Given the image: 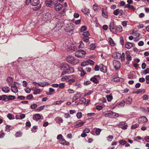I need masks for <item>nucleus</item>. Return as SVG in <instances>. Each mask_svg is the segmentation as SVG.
<instances>
[{
  "mask_svg": "<svg viewBox=\"0 0 149 149\" xmlns=\"http://www.w3.org/2000/svg\"><path fill=\"white\" fill-rule=\"evenodd\" d=\"M82 35L84 37H87L89 36L90 33L88 31H87L84 32L83 33Z\"/></svg>",
  "mask_w": 149,
  "mask_h": 149,
  "instance_id": "ea45409f",
  "label": "nucleus"
},
{
  "mask_svg": "<svg viewBox=\"0 0 149 149\" xmlns=\"http://www.w3.org/2000/svg\"><path fill=\"white\" fill-rule=\"evenodd\" d=\"M110 44L112 46H113L115 45V44L113 40L111 38H110V40L109 41Z\"/></svg>",
  "mask_w": 149,
  "mask_h": 149,
  "instance_id": "4c0bfd02",
  "label": "nucleus"
},
{
  "mask_svg": "<svg viewBox=\"0 0 149 149\" xmlns=\"http://www.w3.org/2000/svg\"><path fill=\"white\" fill-rule=\"evenodd\" d=\"M148 120L147 118L145 116H142L139 118V122L141 123H143L146 122Z\"/></svg>",
  "mask_w": 149,
  "mask_h": 149,
  "instance_id": "f8f14e48",
  "label": "nucleus"
},
{
  "mask_svg": "<svg viewBox=\"0 0 149 149\" xmlns=\"http://www.w3.org/2000/svg\"><path fill=\"white\" fill-rule=\"evenodd\" d=\"M56 2H54L52 1V0H46L45 3L47 7H49L50 8H52L54 6L55 4L57 3V1Z\"/></svg>",
  "mask_w": 149,
  "mask_h": 149,
  "instance_id": "423d86ee",
  "label": "nucleus"
},
{
  "mask_svg": "<svg viewBox=\"0 0 149 149\" xmlns=\"http://www.w3.org/2000/svg\"><path fill=\"white\" fill-rule=\"evenodd\" d=\"M120 63L118 61L114 60L113 61V65L116 70H118L120 67Z\"/></svg>",
  "mask_w": 149,
  "mask_h": 149,
  "instance_id": "1a4fd4ad",
  "label": "nucleus"
},
{
  "mask_svg": "<svg viewBox=\"0 0 149 149\" xmlns=\"http://www.w3.org/2000/svg\"><path fill=\"white\" fill-rule=\"evenodd\" d=\"M104 116L105 117L111 118H115L119 116L118 113L112 112V111H109L105 114Z\"/></svg>",
  "mask_w": 149,
  "mask_h": 149,
  "instance_id": "7ed1b4c3",
  "label": "nucleus"
},
{
  "mask_svg": "<svg viewBox=\"0 0 149 149\" xmlns=\"http://www.w3.org/2000/svg\"><path fill=\"white\" fill-rule=\"evenodd\" d=\"M74 70L73 68L72 67H70V65L69 66V68H68L66 71L65 72H62L61 73V75H64L66 74H70L74 72Z\"/></svg>",
  "mask_w": 149,
  "mask_h": 149,
  "instance_id": "0eeeda50",
  "label": "nucleus"
},
{
  "mask_svg": "<svg viewBox=\"0 0 149 149\" xmlns=\"http://www.w3.org/2000/svg\"><path fill=\"white\" fill-rule=\"evenodd\" d=\"M7 99V96L6 95H3L1 96V100L3 101Z\"/></svg>",
  "mask_w": 149,
  "mask_h": 149,
  "instance_id": "4d7b16f0",
  "label": "nucleus"
},
{
  "mask_svg": "<svg viewBox=\"0 0 149 149\" xmlns=\"http://www.w3.org/2000/svg\"><path fill=\"white\" fill-rule=\"evenodd\" d=\"M11 90L14 93H16L18 91V89L17 87L11 86Z\"/></svg>",
  "mask_w": 149,
  "mask_h": 149,
  "instance_id": "2f4dec72",
  "label": "nucleus"
},
{
  "mask_svg": "<svg viewBox=\"0 0 149 149\" xmlns=\"http://www.w3.org/2000/svg\"><path fill=\"white\" fill-rule=\"evenodd\" d=\"M113 57L116 59H119L120 58L121 56L120 53L117 52L113 55Z\"/></svg>",
  "mask_w": 149,
  "mask_h": 149,
  "instance_id": "4be33fe9",
  "label": "nucleus"
},
{
  "mask_svg": "<svg viewBox=\"0 0 149 149\" xmlns=\"http://www.w3.org/2000/svg\"><path fill=\"white\" fill-rule=\"evenodd\" d=\"M26 99L28 100L32 99L33 98V95L31 94L29 95L26 97Z\"/></svg>",
  "mask_w": 149,
  "mask_h": 149,
  "instance_id": "5fc2aeb1",
  "label": "nucleus"
},
{
  "mask_svg": "<svg viewBox=\"0 0 149 149\" xmlns=\"http://www.w3.org/2000/svg\"><path fill=\"white\" fill-rule=\"evenodd\" d=\"M81 11L85 14L87 15H88L89 14V10L87 8H85L82 9Z\"/></svg>",
  "mask_w": 149,
  "mask_h": 149,
  "instance_id": "7c9ffc66",
  "label": "nucleus"
},
{
  "mask_svg": "<svg viewBox=\"0 0 149 149\" xmlns=\"http://www.w3.org/2000/svg\"><path fill=\"white\" fill-rule=\"evenodd\" d=\"M41 117V116L39 114H36L33 117V119L34 120H38L40 119Z\"/></svg>",
  "mask_w": 149,
  "mask_h": 149,
  "instance_id": "cd10ccee",
  "label": "nucleus"
},
{
  "mask_svg": "<svg viewBox=\"0 0 149 149\" xmlns=\"http://www.w3.org/2000/svg\"><path fill=\"white\" fill-rule=\"evenodd\" d=\"M73 24L71 23L65 24L64 26L65 28V31L70 33H72L73 31Z\"/></svg>",
  "mask_w": 149,
  "mask_h": 149,
  "instance_id": "f03ea898",
  "label": "nucleus"
},
{
  "mask_svg": "<svg viewBox=\"0 0 149 149\" xmlns=\"http://www.w3.org/2000/svg\"><path fill=\"white\" fill-rule=\"evenodd\" d=\"M40 89H36L34 90L33 94L35 95H37V94H40Z\"/></svg>",
  "mask_w": 149,
  "mask_h": 149,
  "instance_id": "f704fd0d",
  "label": "nucleus"
},
{
  "mask_svg": "<svg viewBox=\"0 0 149 149\" xmlns=\"http://www.w3.org/2000/svg\"><path fill=\"white\" fill-rule=\"evenodd\" d=\"M125 103L127 104H130L132 102V98L131 97H129L128 98L125 100Z\"/></svg>",
  "mask_w": 149,
  "mask_h": 149,
  "instance_id": "bb28decb",
  "label": "nucleus"
},
{
  "mask_svg": "<svg viewBox=\"0 0 149 149\" xmlns=\"http://www.w3.org/2000/svg\"><path fill=\"white\" fill-rule=\"evenodd\" d=\"M93 91L92 90L89 91L88 92H87L84 94V96L86 97L87 95H90L93 93Z\"/></svg>",
  "mask_w": 149,
  "mask_h": 149,
  "instance_id": "603ef678",
  "label": "nucleus"
},
{
  "mask_svg": "<svg viewBox=\"0 0 149 149\" xmlns=\"http://www.w3.org/2000/svg\"><path fill=\"white\" fill-rule=\"evenodd\" d=\"M63 7L62 5L60 3L58 4L55 7V9L56 11H59L61 10Z\"/></svg>",
  "mask_w": 149,
  "mask_h": 149,
  "instance_id": "aec40b11",
  "label": "nucleus"
},
{
  "mask_svg": "<svg viewBox=\"0 0 149 149\" xmlns=\"http://www.w3.org/2000/svg\"><path fill=\"white\" fill-rule=\"evenodd\" d=\"M66 60L69 63L76 65L79 63V59L71 56H68L66 58Z\"/></svg>",
  "mask_w": 149,
  "mask_h": 149,
  "instance_id": "f257e3e1",
  "label": "nucleus"
},
{
  "mask_svg": "<svg viewBox=\"0 0 149 149\" xmlns=\"http://www.w3.org/2000/svg\"><path fill=\"white\" fill-rule=\"evenodd\" d=\"M143 73L144 75L149 73V68H147L146 70H144Z\"/></svg>",
  "mask_w": 149,
  "mask_h": 149,
  "instance_id": "09e8293b",
  "label": "nucleus"
},
{
  "mask_svg": "<svg viewBox=\"0 0 149 149\" xmlns=\"http://www.w3.org/2000/svg\"><path fill=\"white\" fill-rule=\"evenodd\" d=\"M56 120L59 121V122L62 123L63 122V119L59 117H56Z\"/></svg>",
  "mask_w": 149,
  "mask_h": 149,
  "instance_id": "69168bd1",
  "label": "nucleus"
},
{
  "mask_svg": "<svg viewBox=\"0 0 149 149\" xmlns=\"http://www.w3.org/2000/svg\"><path fill=\"white\" fill-rule=\"evenodd\" d=\"M125 104V102L124 101H122L120 102L117 104V106L119 108L123 107Z\"/></svg>",
  "mask_w": 149,
  "mask_h": 149,
  "instance_id": "5701e85b",
  "label": "nucleus"
},
{
  "mask_svg": "<svg viewBox=\"0 0 149 149\" xmlns=\"http://www.w3.org/2000/svg\"><path fill=\"white\" fill-rule=\"evenodd\" d=\"M58 87L60 89H63L65 87L64 84L63 83H60L58 84Z\"/></svg>",
  "mask_w": 149,
  "mask_h": 149,
  "instance_id": "c03bdc74",
  "label": "nucleus"
},
{
  "mask_svg": "<svg viewBox=\"0 0 149 149\" xmlns=\"http://www.w3.org/2000/svg\"><path fill=\"white\" fill-rule=\"evenodd\" d=\"M126 54L127 55L126 58L127 59V60L129 61H131V60H132L131 57L130 55L129 52H126Z\"/></svg>",
  "mask_w": 149,
  "mask_h": 149,
  "instance_id": "c756f323",
  "label": "nucleus"
},
{
  "mask_svg": "<svg viewBox=\"0 0 149 149\" xmlns=\"http://www.w3.org/2000/svg\"><path fill=\"white\" fill-rule=\"evenodd\" d=\"M75 81V79H70L68 81V84H71L72 83L74 82Z\"/></svg>",
  "mask_w": 149,
  "mask_h": 149,
  "instance_id": "bf43d9fd",
  "label": "nucleus"
},
{
  "mask_svg": "<svg viewBox=\"0 0 149 149\" xmlns=\"http://www.w3.org/2000/svg\"><path fill=\"white\" fill-rule=\"evenodd\" d=\"M123 11L122 10H119V9H117L113 11V14L116 15H119L121 16L122 15Z\"/></svg>",
  "mask_w": 149,
  "mask_h": 149,
  "instance_id": "9b49d317",
  "label": "nucleus"
},
{
  "mask_svg": "<svg viewBox=\"0 0 149 149\" xmlns=\"http://www.w3.org/2000/svg\"><path fill=\"white\" fill-rule=\"evenodd\" d=\"M101 131V130L100 129H97L95 131L96 134L98 135L100 134Z\"/></svg>",
  "mask_w": 149,
  "mask_h": 149,
  "instance_id": "0e129e2a",
  "label": "nucleus"
},
{
  "mask_svg": "<svg viewBox=\"0 0 149 149\" xmlns=\"http://www.w3.org/2000/svg\"><path fill=\"white\" fill-rule=\"evenodd\" d=\"M114 23L113 22H111L109 25V28L110 31L113 33L116 34V26H114Z\"/></svg>",
  "mask_w": 149,
  "mask_h": 149,
  "instance_id": "6e6552de",
  "label": "nucleus"
},
{
  "mask_svg": "<svg viewBox=\"0 0 149 149\" xmlns=\"http://www.w3.org/2000/svg\"><path fill=\"white\" fill-rule=\"evenodd\" d=\"M22 135V133L20 132H17L16 133V137H19L21 136Z\"/></svg>",
  "mask_w": 149,
  "mask_h": 149,
  "instance_id": "e2e57ef3",
  "label": "nucleus"
},
{
  "mask_svg": "<svg viewBox=\"0 0 149 149\" xmlns=\"http://www.w3.org/2000/svg\"><path fill=\"white\" fill-rule=\"evenodd\" d=\"M138 126L139 125L137 124H134L132 126L131 128L132 129H134L137 128Z\"/></svg>",
  "mask_w": 149,
  "mask_h": 149,
  "instance_id": "338daca9",
  "label": "nucleus"
},
{
  "mask_svg": "<svg viewBox=\"0 0 149 149\" xmlns=\"http://www.w3.org/2000/svg\"><path fill=\"white\" fill-rule=\"evenodd\" d=\"M70 65L66 63H62L60 66V69L62 70H63V72H65L69 68V66Z\"/></svg>",
  "mask_w": 149,
  "mask_h": 149,
  "instance_id": "9d476101",
  "label": "nucleus"
},
{
  "mask_svg": "<svg viewBox=\"0 0 149 149\" xmlns=\"http://www.w3.org/2000/svg\"><path fill=\"white\" fill-rule=\"evenodd\" d=\"M118 142L120 144L122 145H124L125 144H126L127 143V142L126 141H124L123 140H120Z\"/></svg>",
  "mask_w": 149,
  "mask_h": 149,
  "instance_id": "a18cd8bd",
  "label": "nucleus"
},
{
  "mask_svg": "<svg viewBox=\"0 0 149 149\" xmlns=\"http://www.w3.org/2000/svg\"><path fill=\"white\" fill-rule=\"evenodd\" d=\"M45 105L41 106L40 107H38L35 110L36 112L40 111L43 109L44 108Z\"/></svg>",
  "mask_w": 149,
  "mask_h": 149,
  "instance_id": "c9c22d12",
  "label": "nucleus"
},
{
  "mask_svg": "<svg viewBox=\"0 0 149 149\" xmlns=\"http://www.w3.org/2000/svg\"><path fill=\"white\" fill-rule=\"evenodd\" d=\"M118 31L121 32L122 31V27L120 25H118L116 26V29Z\"/></svg>",
  "mask_w": 149,
  "mask_h": 149,
  "instance_id": "72a5a7b5",
  "label": "nucleus"
},
{
  "mask_svg": "<svg viewBox=\"0 0 149 149\" xmlns=\"http://www.w3.org/2000/svg\"><path fill=\"white\" fill-rule=\"evenodd\" d=\"M132 47V45L131 43L127 42L125 44V47L127 49H130Z\"/></svg>",
  "mask_w": 149,
  "mask_h": 149,
  "instance_id": "c85d7f7f",
  "label": "nucleus"
},
{
  "mask_svg": "<svg viewBox=\"0 0 149 149\" xmlns=\"http://www.w3.org/2000/svg\"><path fill=\"white\" fill-rule=\"evenodd\" d=\"M42 87H44L46 85L48 86L50 84L48 82H41Z\"/></svg>",
  "mask_w": 149,
  "mask_h": 149,
  "instance_id": "79ce46f5",
  "label": "nucleus"
},
{
  "mask_svg": "<svg viewBox=\"0 0 149 149\" xmlns=\"http://www.w3.org/2000/svg\"><path fill=\"white\" fill-rule=\"evenodd\" d=\"M88 63V64H90L91 65H93L94 64V62L91 59H88L87 61Z\"/></svg>",
  "mask_w": 149,
  "mask_h": 149,
  "instance_id": "de8ad7c7",
  "label": "nucleus"
},
{
  "mask_svg": "<svg viewBox=\"0 0 149 149\" xmlns=\"http://www.w3.org/2000/svg\"><path fill=\"white\" fill-rule=\"evenodd\" d=\"M59 142L63 145H68L69 143V142L66 141L63 138L59 140Z\"/></svg>",
  "mask_w": 149,
  "mask_h": 149,
  "instance_id": "dca6fc26",
  "label": "nucleus"
},
{
  "mask_svg": "<svg viewBox=\"0 0 149 149\" xmlns=\"http://www.w3.org/2000/svg\"><path fill=\"white\" fill-rule=\"evenodd\" d=\"M113 138V136H109L107 137V140L109 142L111 141Z\"/></svg>",
  "mask_w": 149,
  "mask_h": 149,
  "instance_id": "49530a36",
  "label": "nucleus"
},
{
  "mask_svg": "<svg viewBox=\"0 0 149 149\" xmlns=\"http://www.w3.org/2000/svg\"><path fill=\"white\" fill-rule=\"evenodd\" d=\"M30 3L33 6H36L39 4L40 1L39 0H26V5H28Z\"/></svg>",
  "mask_w": 149,
  "mask_h": 149,
  "instance_id": "39448f33",
  "label": "nucleus"
},
{
  "mask_svg": "<svg viewBox=\"0 0 149 149\" xmlns=\"http://www.w3.org/2000/svg\"><path fill=\"white\" fill-rule=\"evenodd\" d=\"M6 81L9 84V85L11 86L12 85V83L13 81V78L11 77H7L6 80Z\"/></svg>",
  "mask_w": 149,
  "mask_h": 149,
  "instance_id": "2eb2a0df",
  "label": "nucleus"
},
{
  "mask_svg": "<svg viewBox=\"0 0 149 149\" xmlns=\"http://www.w3.org/2000/svg\"><path fill=\"white\" fill-rule=\"evenodd\" d=\"M101 71L105 73L107 72V68L106 67L103 65H102L100 68Z\"/></svg>",
  "mask_w": 149,
  "mask_h": 149,
  "instance_id": "a878e982",
  "label": "nucleus"
},
{
  "mask_svg": "<svg viewBox=\"0 0 149 149\" xmlns=\"http://www.w3.org/2000/svg\"><path fill=\"white\" fill-rule=\"evenodd\" d=\"M118 74L117 73H116L115 74V75L113 77V81H117V78H118Z\"/></svg>",
  "mask_w": 149,
  "mask_h": 149,
  "instance_id": "13d9d810",
  "label": "nucleus"
},
{
  "mask_svg": "<svg viewBox=\"0 0 149 149\" xmlns=\"http://www.w3.org/2000/svg\"><path fill=\"white\" fill-rule=\"evenodd\" d=\"M99 75H95L93 77L90 79V81H93L94 83H97L98 82V81L97 79V77H99Z\"/></svg>",
  "mask_w": 149,
  "mask_h": 149,
  "instance_id": "ddd939ff",
  "label": "nucleus"
},
{
  "mask_svg": "<svg viewBox=\"0 0 149 149\" xmlns=\"http://www.w3.org/2000/svg\"><path fill=\"white\" fill-rule=\"evenodd\" d=\"M63 26V23H58L56 26V28L58 30L60 29Z\"/></svg>",
  "mask_w": 149,
  "mask_h": 149,
  "instance_id": "393cba45",
  "label": "nucleus"
},
{
  "mask_svg": "<svg viewBox=\"0 0 149 149\" xmlns=\"http://www.w3.org/2000/svg\"><path fill=\"white\" fill-rule=\"evenodd\" d=\"M86 54V52L83 49L77 50L75 53V56L77 57H83Z\"/></svg>",
  "mask_w": 149,
  "mask_h": 149,
  "instance_id": "20e7f679",
  "label": "nucleus"
},
{
  "mask_svg": "<svg viewBox=\"0 0 149 149\" xmlns=\"http://www.w3.org/2000/svg\"><path fill=\"white\" fill-rule=\"evenodd\" d=\"M81 97V95L79 93H77L74 95L72 98V102H74L76 100L79 98Z\"/></svg>",
  "mask_w": 149,
  "mask_h": 149,
  "instance_id": "f3484780",
  "label": "nucleus"
},
{
  "mask_svg": "<svg viewBox=\"0 0 149 149\" xmlns=\"http://www.w3.org/2000/svg\"><path fill=\"white\" fill-rule=\"evenodd\" d=\"M84 47V44L81 41L80 42V45L79 46V48H82Z\"/></svg>",
  "mask_w": 149,
  "mask_h": 149,
  "instance_id": "6e6d98bb",
  "label": "nucleus"
},
{
  "mask_svg": "<svg viewBox=\"0 0 149 149\" xmlns=\"http://www.w3.org/2000/svg\"><path fill=\"white\" fill-rule=\"evenodd\" d=\"M25 117V115L24 114H21L20 115H17L15 116V119H22L24 118Z\"/></svg>",
  "mask_w": 149,
  "mask_h": 149,
  "instance_id": "a211bd4d",
  "label": "nucleus"
},
{
  "mask_svg": "<svg viewBox=\"0 0 149 149\" xmlns=\"http://www.w3.org/2000/svg\"><path fill=\"white\" fill-rule=\"evenodd\" d=\"M88 63L87 61L82 62L81 64V66L84 67L87 65H88Z\"/></svg>",
  "mask_w": 149,
  "mask_h": 149,
  "instance_id": "3c124183",
  "label": "nucleus"
},
{
  "mask_svg": "<svg viewBox=\"0 0 149 149\" xmlns=\"http://www.w3.org/2000/svg\"><path fill=\"white\" fill-rule=\"evenodd\" d=\"M87 30V27L85 26H82L80 29V31L81 32H84Z\"/></svg>",
  "mask_w": 149,
  "mask_h": 149,
  "instance_id": "58836bf2",
  "label": "nucleus"
},
{
  "mask_svg": "<svg viewBox=\"0 0 149 149\" xmlns=\"http://www.w3.org/2000/svg\"><path fill=\"white\" fill-rule=\"evenodd\" d=\"M90 49L92 50H93L95 49V46L94 44H91L90 45Z\"/></svg>",
  "mask_w": 149,
  "mask_h": 149,
  "instance_id": "8fccbe9b",
  "label": "nucleus"
},
{
  "mask_svg": "<svg viewBox=\"0 0 149 149\" xmlns=\"http://www.w3.org/2000/svg\"><path fill=\"white\" fill-rule=\"evenodd\" d=\"M76 116L78 119L80 118L82 116V114L81 112H79L77 113Z\"/></svg>",
  "mask_w": 149,
  "mask_h": 149,
  "instance_id": "a19ab883",
  "label": "nucleus"
},
{
  "mask_svg": "<svg viewBox=\"0 0 149 149\" xmlns=\"http://www.w3.org/2000/svg\"><path fill=\"white\" fill-rule=\"evenodd\" d=\"M86 102V99L84 97H82L80 99L79 102L77 103V105H78L79 104H82L85 103Z\"/></svg>",
  "mask_w": 149,
  "mask_h": 149,
  "instance_id": "6ab92c4d",
  "label": "nucleus"
},
{
  "mask_svg": "<svg viewBox=\"0 0 149 149\" xmlns=\"http://www.w3.org/2000/svg\"><path fill=\"white\" fill-rule=\"evenodd\" d=\"M2 90L5 93H8L9 92L10 88L7 86H4L2 88Z\"/></svg>",
  "mask_w": 149,
  "mask_h": 149,
  "instance_id": "412c9836",
  "label": "nucleus"
},
{
  "mask_svg": "<svg viewBox=\"0 0 149 149\" xmlns=\"http://www.w3.org/2000/svg\"><path fill=\"white\" fill-rule=\"evenodd\" d=\"M5 136V134L1 131L0 132V138H3Z\"/></svg>",
  "mask_w": 149,
  "mask_h": 149,
  "instance_id": "774afa93",
  "label": "nucleus"
},
{
  "mask_svg": "<svg viewBox=\"0 0 149 149\" xmlns=\"http://www.w3.org/2000/svg\"><path fill=\"white\" fill-rule=\"evenodd\" d=\"M15 97L13 95H9L7 96V99L8 100H13L15 99Z\"/></svg>",
  "mask_w": 149,
  "mask_h": 149,
  "instance_id": "e433bc0d",
  "label": "nucleus"
},
{
  "mask_svg": "<svg viewBox=\"0 0 149 149\" xmlns=\"http://www.w3.org/2000/svg\"><path fill=\"white\" fill-rule=\"evenodd\" d=\"M37 105L35 104H32L31 106V108L32 109H33L37 107Z\"/></svg>",
  "mask_w": 149,
  "mask_h": 149,
  "instance_id": "052dcab7",
  "label": "nucleus"
},
{
  "mask_svg": "<svg viewBox=\"0 0 149 149\" xmlns=\"http://www.w3.org/2000/svg\"><path fill=\"white\" fill-rule=\"evenodd\" d=\"M107 99L108 101L110 102L113 99L112 96L111 95H108L107 96Z\"/></svg>",
  "mask_w": 149,
  "mask_h": 149,
  "instance_id": "37998d69",
  "label": "nucleus"
},
{
  "mask_svg": "<svg viewBox=\"0 0 149 149\" xmlns=\"http://www.w3.org/2000/svg\"><path fill=\"white\" fill-rule=\"evenodd\" d=\"M102 15L106 18H108V16L106 12V10L103 8L102 9Z\"/></svg>",
  "mask_w": 149,
  "mask_h": 149,
  "instance_id": "b1692460",
  "label": "nucleus"
},
{
  "mask_svg": "<svg viewBox=\"0 0 149 149\" xmlns=\"http://www.w3.org/2000/svg\"><path fill=\"white\" fill-rule=\"evenodd\" d=\"M84 123L80 120L76 123V124L74 126L75 128H78L82 126L84 124Z\"/></svg>",
  "mask_w": 149,
  "mask_h": 149,
  "instance_id": "4468645a",
  "label": "nucleus"
},
{
  "mask_svg": "<svg viewBox=\"0 0 149 149\" xmlns=\"http://www.w3.org/2000/svg\"><path fill=\"white\" fill-rule=\"evenodd\" d=\"M69 79L68 77L66 76H64L61 78V80L62 81L66 80Z\"/></svg>",
  "mask_w": 149,
  "mask_h": 149,
  "instance_id": "864d4df0",
  "label": "nucleus"
},
{
  "mask_svg": "<svg viewBox=\"0 0 149 149\" xmlns=\"http://www.w3.org/2000/svg\"><path fill=\"white\" fill-rule=\"evenodd\" d=\"M83 39L85 42H87L89 40V37H84L83 38Z\"/></svg>",
  "mask_w": 149,
  "mask_h": 149,
  "instance_id": "680f3d73",
  "label": "nucleus"
},
{
  "mask_svg": "<svg viewBox=\"0 0 149 149\" xmlns=\"http://www.w3.org/2000/svg\"><path fill=\"white\" fill-rule=\"evenodd\" d=\"M7 117L10 120H13L14 119V116L11 113H8L7 115Z\"/></svg>",
  "mask_w": 149,
  "mask_h": 149,
  "instance_id": "473e14b6",
  "label": "nucleus"
}]
</instances>
